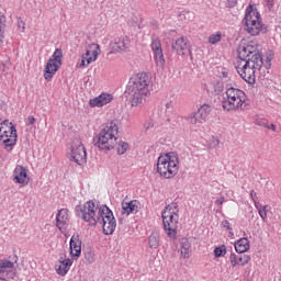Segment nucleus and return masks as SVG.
Returning <instances> with one entry per match:
<instances>
[{
    "mask_svg": "<svg viewBox=\"0 0 281 281\" xmlns=\"http://www.w3.org/2000/svg\"><path fill=\"white\" fill-rule=\"evenodd\" d=\"M258 43L250 42L248 44L239 45L237 49L238 60L235 66L237 74L248 85L256 83V75L262 69L265 64L266 69H271V60H273V53L268 52L266 55V63L260 55Z\"/></svg>",
    "mask_w": 281,
    "mask_h": 281,
    "instance_id": "f257e3e1",
    "label": "nucleus"
},
{
    "mask_svg": "<svg viewBox=\"0 0 281 281\" xmlns=\"http://www.w3.org/2000/svg\"><path fill=\"white\" fill-rule=\"evenodd\" d=\"M75 212L78 218L89 223V225H98V223H100L105 236H111L117 227V222L115 221V216H113V211H111L109 206L95 203L92 200L87 201L82 205H77Z\"/></svg>",
    "mask_w": 281,
    "mask_h": 281,
    "instance_id": "f03ea898",
    "label": "nucleus"
},
{
    "mask_svg": "<svg viewBox=\"0 0 281 281\" xmlns=\"http://www.w3.org/2000/svg\"><path fill=\"white\" fill-rule=\"evenodd\" d=\"M148 85H150V80L144 72L131 77L125 90L131 106H139L146 102V99L150 95Z\"/></svg>",
    "mask_w": 281,
    "mask_h": 281,
    "instance_id": "7ed1b4c3",
    "label": "nucleus"
},
{
    "mask_svg": "<svg viewBox=\"0 0 281 281\" xmlns=\"http://www.w3.org/2000/svg\"><path fill=\"white\" fill-rule=\"evenodd\" d=\"M117 133H120L117 122H108L105 125H102L100 132L94 136V145L100 150H113L117 145Z\"/></svg>",
    "mask_w": 281,
    "mask_h": 281,
    "instance_id": "20e7f679",
    "label": "nucleus"
},
{
    "mask_svg": "<svg viewBox=\"0 0 281 281\" xmlns=\"http://www.w3.org/2000/svg\"><path fill=\"white\" fill-rule=\"evenodd\" d=\"M245 102H247V94H245V91L235 87H229L223 93L222 109L231 113L234 111H245Z\"/></svg>",
    "mask_w": 281,
    "mask_h": 281,
    "instance_id": "39448f33",
    "label": "nucleus"
},
{
    "mask_svg": "<svg viewBox=\"0 0 281 281\" xmlns=\"http://www.w3.org/2000/svg\"><path fill=\"white\" fill-rule=\"evenodd\" d=\"M162 225L165 234L170 240H177V229L179 227V205L177 203L168 204L162 213Z\"/></svg>",
    "mask_w": 281,
    "mask_h": 281,
    "instance_id": "423d86ee",
    "label": "nucleus"
},
{
    "mask_svg": "<svg viewBox=\"0 0 281 281\" xmlns=\"http://www.w3.org/2000/svg\"><path fill=\"white\" fill-rule=\"evenodd\" d=\"M157 172L164 179H172L179 172V155L171 151L160 155L157 160Z\"/></svg>",
    "mask_w": 281,
    "mask_h": 281,
    "instance_id": "0eeeda50",
    "label": "nucleus"
},
{
    "mask_svg": "<svg viewBox=\"0 0 281 281\" xmlns=\"http://www.w3.org/2000/svg\"><path fill=\"white\" fill-rule=\"evenodd\" d=\"M244 22L246 26V32H248L250 36L267 34V26H265V24L262 23V19H260V12H258V9H256V7H247Z\"/></svg>",
    "mask_w": 281,
    "mask_h": 281,
    "instance_id": "6e6552de",
    "label": "nucleus"
},
{
    "mask_svg": "<svg viewBox=\"0 0 281 281\" xmlns=\"http://www.w3.org/2000/svg\"><path fill=\"white\" fill-rule=\"evenodd\" d=\"M16 128L10 123L8 125V121H4L0 125V142H3L4 148L8 153L16 146Z\"/></svg>",
    "mask_w": 281,
    "mask_h": 281,
    "instance_id": "1a4fd4ad",
    "label": "nucleus"
},
{
    "mask_svg": "<svg viewBox=\"0 0 281 281\" xmlns=\"http://www.w3.org/2000/svg\"><path fill=\"white\" fill-rule=\"evenodd\" d=\"M63 66V49L57 48L53 56L48 59L46 67H45V72H44V78L49 82L52 78L56 75V71L60 69Z\"/></svg>",
    "mask_w": 281,
    "mask_h": 281,
    "instance_id": "9d476101",
    "label": "nucleus"
},
{
    "mask_svg": "<svg viewBox=\"0 0 281 281\" xmlns=\"http://www.w3.org/2000/svg\"><path fill=\"white\" fill-rule=\"evenodd\" d=\"M210 113H212V105L203 104L196 112L187 116V121L193 130H198L201 127V124L207 122Z\"/></svg>",
    "mask_w": 281,
    "mask_h": 281,
    "instance_id": "9b49d317",
    "label": "nucleus"
},
{
    "mask_svg": "<svg viewBox=\"0 0 281 281\" xmlns=\"http://www.w3.org/2000/svg\"><path fill=\"white\" fill-rule=\"evenodd\" d=\"M98 56H100V45L95 43L89 44L86 48V53L78 60L77 67L79 69L89 67L91 63H95V60H98Z\"/></svg>",
    "mask_w": 281,
    "mask_h": 281,
    "instance_id": "f8f14e48",
    "label": "nucleus"
},
{
    "mask_svg": "<svg viewBox=\"0 0 281 281\" xmlns=\"http://www.w3.org/2000/svg\"><path fill=\"white\" fill-rule=\"evenodd\" d=\"M70 157L75 164H78V166L87 164V149H85V145H82V142L79 139L72 143Z\"/></svg>",
    "mask_w": 281,
    "mask_h": 281,
    "instance_id": "ddd939ff",
    "label": "nucleus"
},
{
    "mask_svg": "<svg viewBox=\"0 0 281 281\" xmlns=\"http://www.w3.org/2000/svg\"><path fill=\"white\" fill-rule=\"evenodd\" d=\"M150 49L154 54L156 67H158L159 69H164V65H166V59L164 58V48H161V41H159L158 37L151 38Z\"/></svg>",
    "mask_w": 281,
    "mask_h": 281,
    "instance_id": "4468645a",
    "label": "nucleus"
},
{
    "mask_svg": "<svg viewBox=\"0 0 281 281\" xmlns=\"http://www.w3.org/2000/svg\"><path fill=\"white\" fill-rule=\"evenodd\" d=\"M16 278V268L14 267V262L2 259L0 260V280H14Z\"/></svg>",
    "mask_w": 281,
    "mask_h": 281,
    "instance_id": "2eb2a0df",
    "label": "nucleus"
},
{
    "mask_svg": "<svg viewBox=\"0 0 281 281\" xmlns=\"http://www.w3.org/2000/svg\"><path fill=\"white\" fill-rule=\"evenodd\" d=\"M110 47L113 54H124L131 49V38L128 36L115 37L110 43Z\"/></svg>",
    "mask_w": 281,
    "mask_h": 281,
    "instance_id": "dca6fc26",
    "label": "nucleus"
},
{
    "mask_svg": "<svg viewBox=\"0 0 281 281\" xmlns=\"http://www.w3.org/2000/svg\"><path fill=\"white\" fill-rule=\"evenodd\" d=\"M111 102H113V94L103 92L100 95L90 99L89 106H91V109H101V106H106V104H111Z\"/></svg>",
    "mask_w": 281,
    "mask_h": 281,
    "instance_id": "f3484780",
    "label": "nucleus"
},
{
    "mask_svg": "<svg viewBox=\"0 0 281 281\" xmlns=\"http://www.w3.org/2000/svg\"><path fill=\"white\" fill-rule=\"evenodd\" d=\"M82 254V240H80V235L74 234L70 238V256L72 260H78Z\"/></svg>",
    "mask_w": 281,
    "mask_h": 281,
    "instance_id": "a211bd4d",
    "label": "nucleus"
},
{
    "mask_svg": "<svg viewBox=\"0 0 281 281\" xmlns=\"http://www.w3.org/2000/svg\"><path fill=\"white\" fill-rule=\"evenodd\" d=\"M172 49L178 54V56H188L189 54H192L190 50V44L186 37L178 38L172 44Z\"/></svg>",
    "mask_w": 281,
    "mask_h": 281,
    "instance_id": "6ab92c4d",
    "label": "nucleus"
},
{
    "mask_svg": "<svg viewBox=\"0 0 281 281\" xmlns=\"http://www.w3.org/2000/svg\"><path fill=\"white\" fill-rule=\"evenodd\" d=\"M14 183H20V186H27L30 183V176H27V169L23 166H16L13 171Z\"/></svg>",
    "mask_w": 281,
    "mask_h": 281,
    "instance_id": "aec40b11",
    "label": "nucleus"
},
{
    "mask_svg": "<svg viewBox=\"0 0 281 281\" xmlns=\"http://www.w3.org/2000/svg\"><path fill=\"white\" fill-rule=\"evenodd\" d=\"M67 225H69V210L61 209L58 211L56 216V226L60 232H65V229H67Z\"/></svg>",
    "mask_w": 281,
    "mask_h": 281,
    "instance_id": "412c9836",
    "label": "nucleus"
},
{
    "mask_svg": "<svg viewBox=\"0 0 281 281\" xmlns=\"http://www.w3.org/2000/svg\"><path fill=\"white\" fill-rule=\"evenodd\" d=\"M139 212V202L132 200L130 202H122V214L123 216H131V214H137Z\"/></svg>",
    "mask_w": 281,
    "mask_h": 281,
    "instance_id": "4be33fe9",
    "label": "nucleus"
},
{
    "mask_svg": "<svg viewBox=\"0 0 281 281\" xmlns=\"http://www.w3.org/2000/svg\"><path fill=\"white\" fill-rule=\"evenodd\" d=\"M232 267H245V265H249V260L251 257L249 255H236L231 254L229 256Z\"/></svg>",
    "mask_w": 281,
    "mask_h": 281,
    "instance_id": "5701e85b",
    "label": "nucleus"
},
{
    "mask_svg": "<svg viewBox=\"0 0 281 281\" xmlns=\"http://www.w3.org/2000/svg\"><path fill=\"white\" fill-rule=\"evenodd\" d=\"M71 265H74V260L71 259L59 260L58 265L55 266L57 276L65 277L67 273H69Z\"/></svg>",
    "mask_w": 281,
    "mask_h": 281,
    "instance_id": "b1692460",
    "label": "nucleus"
},
{
    "mask_svg": "<svg viewBox=\"0 0 281 281\" xmlns=\"http://www.w3.org/2000/svg\"><path fill=\"white\" fill-rule=\"evenodd\" d=\"M250 245H249V239L248 238H240L237 241H235V250L237 254H245L249 251Z\"/></svg>",
    "mask_w": 281,
    "mask_h": 281,
    "instance_id": "393cba45",
    "label": "nucleus"
},
{
    "mask_svg": "<svg viewBox=\"0 0 281 281\" xmlns=\"http://www.w3.org/2000/svg\"><path fill=\"white\" fill-rule=\"evenodd\" d=\"M177 102L175 100H169L165 103V113L167 115L166 122L170 123L172 116L175 115V106Z\"/></svg>",
    "mask_w": 281,
    "mask_h": 281,
    "instance_id": "a878e982",
    "label": "nucleus"
},
{
    "mask_svg": "<svg viewBox=\"0 0 281 281\" xmlns=\"http://www.w3.org/2000/svg\"><path fill=\"white\" fill-rule=\"evenodd\" d=\"M161 240V236L159 235V232L154 231L148 239V245L150 247V249H157V247H159V243Z\"/></svg>",
    "mask_w": 281,
    "mask_h": 281,
    "instance_id": "bb28decb",
    "label": "nucleus"
},
{
    "mask_svg": "<svg viewBox=\"0 0 281 281\" xmlns=\"http://www.w3.org/2000/svg\"><path fill=\"white\" fill-rule=\"evenodd\" d=\"M222 38H223V33L221 31H217V32L211 34L207 37V41H209L210 45H216L217 43H221Z\"/></svg>",
    "mask_w": 281,
    "mask_h": 281,
    "instance_id": "cd10ccee",
    "label": "nucleus"
},
{
    "mask_svg": "<svg viewBox=\"0 0 281 281\" xmlns=\"http://www.w3.org/2000/svg\"><path fill=\"white\" fill-rule=\"evenodd\" d=\"M255 207H256V210H258V214H259L261 221H267L269 205L260 206V204H257V206H255Z\"/></svg>",
    "mask_w": 281,
    "mask_h": 281,
    "instance_id": "c85d7f7f",
    "label": "nucleus"
},
{
    "mask_svg": "<svg viewBox=\"0 0 281 281\" xmlns=\"http://www.w3.org/2000/svg\"><path fill=\"white\" fill-rule=\"evenodd\" d=\"M5 32V15L0 13V45H3V34Z\"/></svg>",
    "mask_w": 281,
    "mask_h": 281,
    "instance_id": "c756f323",
    "label": "nucleus"
},
{
    "mask_svg": "<svg viewBox=\"0 0 281 281\" xmlns=\"http://www.w3.org/2000/svg\"><path fill=\"white\" fill-rule=\"evenodd\" d=\"M227 254V247L225 245L218 246L214 249L215 258H223Z\"/></svg>",
    "mask_w": 281,
    "mask_h": 281,
    "instance_id": "7c9ffc66",
    "label": "nucleus"
},
{
    "mask_svg": "<svg viewBox=\"0 0 281 281\" xmlns=\"http://www.w3.org/2000/svg\"><path fill=\"white\" fill-rule=\"evenodd\" d=\"M126 150H128V143H126L124 140H120L117 144L119 155H124V153H126Z\"/></svg>",
    "mask_w": 281,
    "mask_h": 281,
    "instance_id": "2f4dec72",
    "label": "nucleus"
},
{
    "mask_svg": "<svg viewBox=\"0 0 281 281\" xmlns=\"http://www.w3.org/2000/svg\"><path fill=\"white\" fill-rule=\"evenodd\" d=\"M221 144V140L215 137V136H212L210 139H209V145L211 148H217V146Z\"/></svg>",
    "mask_w": 281,
    "mask_h": 281,
    "instance_id": "473e14b6",
    "label": "nucleus"
},
{
    "mask_svg": "<svg viewBox=\"0 0 281 281\" xmlns=\"http://www.w3.org/2000/svg\"><path fill=\"white\" fill-rule=\"evenodd\" d=\"M181 256L183 258H190V247L189 246H182Z\"/></svg>",
    "mask_w": 281,
    "mask_h": 281,
    "instance_id": "72a5a7b5",
    "label": "nucleus"
},
{
    "mask_svg": "<svg viewBox=\"0 0 281 281\" xmlns=\"http://www.w3.org/2000/svg\"><path fill=\"white\" fill-rule=\"evenodd\" d=\"M250 198L255 203V207H258V205H260V203H258V194L256 193V191H254V190L250 191Z\"/></svg>",
    "mask_w": 281,
    "mask_h": 281,
    "instance_id": "f704fd0d",
    "label": "nucleus"
},
{
    "mask_svg": "<svg viewBox=\"0 0 281 281\" xmlns=\"http://www.w3.org/2000/svg\"><path fill=\"white\" fill-rule=\"evenodd\" d=\"M153 126H155V122H153V121H147V122L144 124L145 131H150V128H153Z\"/></svg>",
    "mask_w": 281,
    "mask_h": 281,
    "instance_id": "c9c22d12",
    "label": "nucleus"
},
{
    "mask_svg": "<svg viewBox=\"0 0 281 281\" xmlns=\"http://www.w3.org/2000/svg\"><path fill=\"white\" fill-rule=\"evenodd\" d=\"M18 27L22 30V32H25V22L22 19L18 20Z\"/></svg>",
    "mask_w": 281,
    "mask_h": 281,
    "instance_id": "e433bc0d",
    "label": "nucleus"
},
{
    "mask_svg": "<svg viewBox=\"0 0 281 281\" xmlns=\"http://www.w3.org/2000/svg\"><path fill=\"white\" fill-rule=\"evenodd\" d=\"M36 122V117L30 115L27 119H26V126H31L32 124H34Z\"/></svg>",
    "mask_w": 281,
    "mask_h": 281,
    "instance_id": "4c0bfd02",
    "label": "nucleus"
},
{
    "mask_svg": "<svg viewBox=\"0 0 281 281\" xmlns=\"http://www.w3.org/2000/svg\"><path fill=\"white\" fill-rule=\"evenodd\" d=\"M222 225L225 229L232 231V224L229 223V221L227 220L223 221Z\"/></svg>",
    "mask_w": 281,
    "mask_h": 281,
    "instance_id": "58836bf2",
    "label": "nucleus"
},
{
    "mask_svg": "<svg viewBox=\"0 0 281 281\" xmlns=\"http://www.w3.org/2000/svg\"><path fill=\"white\" fill-rule=\"evenodd\" d=\"M238 3V0H227V8H235Z\"/></svg>",
    "mask_w": 281,
    "mask_h": 281,
    "instance_id": "ea45409f",
    "label": "nucleus"
},
{
    "mask_svg": "<svg viewBox=\"0 0 281 281\" xmlns=\"http://www.w3.org/2000/svg\"><path fill=\"white\" fill-rule=\"evenodd\" d=\"M225 203V196H221L215 201V205H223Z\"/></svg>",
    "mask_w": 281,
    "mask_h": 281,
    "instance_id": "a19ab883",
    "label": "nucleus"
},
{
    "mask_svg": "<svg viewBox=\"0 0 281 281\" xmlns=\"http://www.w3.org/2000/svg\"><path fill=\"white\" fill-rule=\"evenodd\" d=\"M87 262H89V265L95 262V257L91 256V257H86Z\"/></svg>",
    "mask_w": 281,
    "mask_h": 281,
    "instance_id": "79ce46f5",
    "label": "nucleus"
},
{
    "mask_svg": "<svg viewBox=\"0 0 281 281\" xmlns=\"http://www.w3.org/2000/svg\"><path fill=\"white\" fill-rule=\"evenodd\" d=\"M266 128H268L269 131H273V133H276V124H270V125H267V127Z\"/></svg>",
    "mask_w": 281,
    "mask_h": 281,
    "instance_id": "37998d69",
    "label": "nucleus"
},
{
    "mask_svg": "<svg viewBox=\"0 0 281 281\" xmlns=\"http://www.w3.org/2000/svg\"><path fill=\"white\" fill-rule=\"evenodd\" d=\"M257 124H258L259 126H263V128H267V126H268V124L265 123V122H258Z\"/></svg>",
    "mask_w": 281,
    "mask_h": 281,
    "instance_id": "c03bdc74",
    "label": "nucleus"
}]
</instances>
